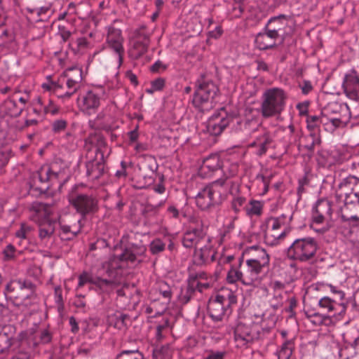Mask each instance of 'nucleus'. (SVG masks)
<instances>
[{"label": "nucleus", "instance_id": "nucleus-1", "mask_svg": "<svg viewBox=\"0 0 359 359\" xmlns=\"http://www.w3.org/2000/svg\"><path fill=\"white\" fill-rule=\"evenodd\" d=\"M145 252L146 248L144 245H132L126 247L119 255H113L108 262L107 273L112 279L93 278L90 273L84 271L79 276L76 289L79 290L86 284L90 283L102 291L107 292L117 285L118 277L122 276L121 270L142 262Z\"/></svg>", "mask_w": 359, "mask_h": 359}, {"label": "nucleus", "instance_id": "nucleus-2", "mask_svg": "<svg viewBox=\"0 0 359 359\" xmlns=\"http://www.w3.org/2000/svg\"><path fill=\"white\" fill-rule=\"evenodd\" d=\"M245 255L246 256L245 267L249 269L260 285L263 280L262 274L269 268L270 255L266 250L257 245L248 248L245 252Z\"/></svg>", "mask_w": 359, "mask_h": 359}, {"label": "nucleus", "instance_id": "nucleus-3", "mask_svg": "<svg viewBox=\"0 0 359 359\" xmlns=\"http://www.w3.org/2000/svg\"><path fill=\"white\" fill-rule=\"evenodd\" d=\"M291 219L292 216L287 219L285 215L267 219L262 226L265 243L274 246L283 241L289 233L288 224Z\"/></svg>", "mask_w": 359, "mask_h": 359}, {"label": "nucleus", "instance_id": "nucleus-4", "mask_svg": "<svg viewBox=\"0 0 359 359\" xmlns=\"http://www.w3.org/2000/svg\"><path fill=\"white\" fill-rule=\"evenodd\" d=\"M236 303L235 292L229 288H222L209 300L208 311L214 321H221L225 313L230 311V307Z\"/></svg>", "mask_w": 359, "mask_h": 359}, {"label": "nucleus", "instance_id": "nucleus-5", "mask_svg": "<svg viewBox=\"0 0 359 359\" xmlns=\"http://www.w3.org/2000/svg\"><path fill=\"white\" fill-rule=\"evenodd\" d=\"M209 239L201 229H192L187 231L182 238V245L186 248H194L195 256L201 262H206L210 257L212 259L214 255L210 246L205 245Z\"/></svg>", "mask_w": 359, "mask_h": 359}, {"label": "nucleus", "instance_id": "nucleus-6", "mask_svg": "<svg viewBox=\"0 0 359 359\" xmlns=\"http://www.w3.org/2000/svg\"><path fill=\"white\" fill-rule=\"evenodd\" d=\"M261 105L262 115L269 118L279 115L285 107L287 95L281 88H273L266 90L263 94Z\"/></svg>", "mask_w": 359, "mask_h": 359}, {"label": "nucleus", "instance_id": "nucleus-7", "mask_svg": "<svg viewBox=\"0 0 359 359\" xmlns=\"http://www.w3.org/2000/svg\"><path fill=\"white\" fill-rule=\"evenodd\" d=\"M197 86L192 100L194 106L201 111L211 109L213 100L219 91L218 87L205 77L198 80Z\"/></svg>", "mask_w": 359, "mask_h": 359}, {"label": "nucleus", "instance_id": "nucleus-8", "mask_svg": "<svg viewBox=\"0 0 359 359\" xmlns=\"http://www.w3.org/2000/svg\"><path fill=\"white\" fill-rule=\"evenodd\" d=\"M318 249L316 241L311 237L295 240L287 250V257L290 259L301 262L311 261L316 255Z\"/></svg>", "mask_w": 359, "mask_h": 359}, {"label": "nucleus", "instance_id": "nucleus-9", "mask_svg": "<svg viewBox=\"0 0 359 359\" xmlns=\"http://www.w3.org/2000/svg\"><path fill=\"white\" fill-rule=\"evenodd\" d=\"M224 180H217L200 191L196 197L197 206L202 210H206L219 203L222 195L226 191V189H224Z\"/></svg>", "mask_w": 359, "mask_h": 359}, {"label": "nucleus", "instance_id": "nucleus-10", "mask_svg": "<svg viewBox=\"0 0 359 359\" xmlns=\"http://www.w3.org/2000/svg\"><path fill=\"white\" fill-rule=\"evenodd\" d=\"M283 21H285V15H280L269 20L267 31L258 34L255 38V42L259 49L266 50L276 45V40L280 36L279 32L282 30L281 25H283Z\"/></svg>", "mask_w": 359, "mask_h": 359}, {"label": "nucleus", "instance_id": "nucleus-11", "mask_svg": "<svg viewBox=\"0 0 359 359\" xmlns=\"http://www.w3.org/2000/svg\"><path fill=\"white\" fill-rule=\"evenodd\" d=\"M69 201L76 211L81 215L82 221L98 210V201L93 195L72 191L69 194Z\"/></svg>", "mask_w": 359, "mask_h": 359}, {"label": "nucleus", "instance_id": "nucleus-12", "mask_svg": "<svg viewBox=\"0 0 359 359\" xmlns=\"http://www.w3.org/2000/svg\"><path fill=\"white\" fill-rule=\"evenodd\" d=\"M332 217V207L327 200H319L312 214L311 227L317 232L324 233L329 229L328 222Z\"/></svg>", "mask_w": 359, "mask_h": 359}, {"label": "nucleus", "instance_id": "nucleus-13", "mask_svg": "<svg viewBox=\"0 0 359 359\" xmlns=\"http://www.w3.org/2000/svg\"><path fill=\"white\" fill-rule=\"evenodd\" d=\"M6 292L17 299H20L22 304L27 306L29 302L28 299L34 298L35 286L29 280H13L6 285Z\"/></svg>", "mask_w": 359, "mask_h": 359}, {"label": "nucleus", "instance_id": "nucleus-14", "mask_svg": "<svg viewBox=\"0 0 359 359\" xmlns=\"http://www.w3.org/2000/svg\"><path fill=\"white\" fill-rule=\"evenodd\" d=\"M106 29L107 35L104 47L118 56V66H121L123 62L125 54V48L123 46L125 39L122 34V30L115 27L114 25L108 26Z\"/></svg>", "mask_w": 359, "mask_h": 359}, {"label": "nucleus", "instance_id": "nucleus-15", "mask_svg": "<svg viewBox=\"0 0 359 359\" xmlns=\"http://www.w3.org/2000/svg\"><path fill=\"white\" fill-rule=\"evenodd\" d=\"M336 196L345 205H359V182L351 177L341 182L336 191Z\"/></svg>", "mask_w": 359, "mask_h": 359}, {"label": "nucleus", "instance_id": "nucleus-16", "mask_svg": "<svg viewBox=\"0 0 359 359\" xmlns=\"http://www.w3.org/2000/svg\"><path fill=\"white\" fill-rule=\"evenodd\" d=\"M244 259L241 258L238 264H230V269L226 274V282L229 284H236L238 282H241L245 286H259V283L247 267L244 271L241 270V268Z\"/></svg>", "mask_w": 359, "mask_h": 359}, {"label": "nucleus", "instance_id": "nucleus-17", "mask_svg": "<svg viewBox=\"0 0 359 359\" xmlns=\"http://www.w3.org/2000/svg\"><path fill=\"white\" fill-rule=\"evenodd\" d=\"M82 73V70L77 67L67 69L64 72V76L67 78L66 86L68 90L63 94H57L59 98L69 100L77 92L83 80Z\"/></svg>", "mask_w": 359, "mask_h": 359}, {"label": "nucleus", "instance_id": "nucleus-18", "mask_svg": "<svg viewBox=\"0 0 359 359\" xmlns=\"http://www.w3.org/2000/svg\"><path fill=\"white\" fill-rule=\"evenodd\" d=\"M100 95L93 90H89L80 95L77 99V104L80 110L88 115L95 114L100 106Z\"/></svg>", "mask_w": 359, "mask_h": 359}, {"label": "nucleus", "instance_id": "nucleus-19", "mask_svg": "<svg viewBox=\"0 0 359 359\" xmlns=\"http://www.w3.org/2000/svg\"><path fill=\"white\" fill-rule=\"evenodd\" d=\"M215 282L216 276L205 271H199L190 277L188 287L192 291L197 290L201 292L212 287Z\"/></svg>", "mask_w": 359, "mask_h": 359}, {"label": "nucleus", "instance_id": "nucleus-20", "mask_svg": "<svg viewBox=\"0 0 359 359\" xmlns=\"http://www.w3.org/2000/svg\"><path fill=\"white\" fill-rule=\"evenodd\" d=\"M57 174L53 171L52 168L49 165H43L40 169L32 176L30 181V187L43 190L45 188L41 187L39 184H44L50 180L57 179Z\"/></svg>", "mask_w": 359, "mask_h": 359}, {"label": "nucleus", "instance_id": "nucleus-21", "mask_svg": "<svg viewBox=\"0 0 359 359\" xmlns=\"http://www.w3.org/2000/svg\"><path fill=\"white\" fill-rule=\"evenodd\" d=\"M318 306L332 316H344L346 311V304L339 302L337 299H332L325 296L320 298L318 303Z\"/></svg>", "mask_w": 359, "mask_h": 359}, {"label": "nucleus", "instance_id": "nucleus-22", "mask_svg": "<svg viewBox=\"0 0 359 359\" xmlns=\"http://www.w3.org/2000/svg\"><path fill=\"white\" fill-rule=\"evenodd\" d=\"M31 219L39 224L50 221V216L52 214V207L46 203H34L31 208Z\"/></svg>", "mask_w": 359, "mask_h": 359}, {"label": "nucleus", "instance_id": "nucleus-23", "mask_svg": "<svg viewBox=\"0 0 359 359\" xmlns=\"http://www.w3.org/2000/svg\"><path fill=\"white\" fill-rule=\"evenodd\" d=\"M233 118L229 116H222L221 114L212 116L208 121V130L212 135H220L224 129L229 124Z\"/></svg>", "mask_w": 359, "mask_h": 359}, {"label": "nucleus", "instance_id": "nucleus-24", "mask_svg": "<svg viewBox=\"0 0 359 359\" xmlns=\"http://www.w3.org/2000/svg\"><path fill=\"white\" fill-rule=\"evenodd\" d=\"M343 88L346 96L350 99L357 100L359 98V78L355 74L345 76Z\"/></svg>", "mask_w": 359, "mask_h": 359}, {"label": "nucleus", "instance_id": "nucleus-25", "mask_svg": "<svg viewBox=\"0 0 359 359\" xmlns=\"http://www.w3.org/2000/svg\"><path fill=\"white\" fill-rule=\"evenodd\" d=\"M58 223L60 226L62 238L65 240H71L75 238L83 225L82 219H79L77 223L74 225H67L62 217H58Z\"/></svg>", "mask_w": 359, "mask_h": 359}, {"label": "nucleus", "instance_id": "nucleus-26", "mask_svg": "<svg viewBox=\"0 0 359 359\" xmlns=\"http://www.w3.org/2000/svg\"><path fill=\"white\" fill-rule=\"evenodd\" d=\"M305 314L306 318L314 325L320 326L323 325L330 326L333 324L332 319L330 315L322 314L311 310L305 311Z\"/></svg>", "mask_w": 359, "mask_h": 359}, {"label": "nucleus", "instance_id": "nucleus-27", "mask_svg": "<svg viewBox=\"0 0 359 359\" xmlns=\"http://www.w3.org/2000/svg\"><path fill=\"white\" fill-rule=\"evenodd\" d=\"M271 142V138L269 134L266 131H262V133L256 137L255 140L250 143V147H258L257 154L262 156L264 154L269 144Z\"/></svg>", "mask_w": 359, "mask_h": 359}, {"label": "nucleus", "instance_id": "nucleus-28", "mask_svg": "<svg viewBox=\"0 0 359 359\" xmlns=\"http://www.w3.org/2000/svg\"><path fill=\"white\" fill-rule=\"evenodd\" d=\"M149 43L142 40H133L132 46L129 50L128 54L132 59L137 60L144 55L148 50Z\"/></svg>", "mask_w": 359, "mask_h": 359}, {"label": "nucleus", "instance_id": "nucleus-29", "mask_svg": "<svg viewBox=\"0 0 359 359\" xmlns=\"http://www.w3.org/2000/svg\"><path fill=\"white\" fill-rule=\"evenodd\" d=\"M222 168L225 178H220L225 182L224 184V189L228 188V187L233 183L229 180L230 177L235 176L238 173V164L226 162L225 164L222 163Z\"/></svg>", "mask_w": 359, "mask_h": 359}, {"label": "nucleus", "instance_id": "nucleus-30", "mask_svg": "<svg viewBox=\"0 0 359 359\" xmlns=\"http://www.w3.org/2000/svg\"><path fill=\"white\" fill-rule=\"evenodd\" d=\"M92 145L95 146L97 149V151L100 153L103 156L107 151V143L103 137V136L100 134H93L91 135L87 140Z\"/></svg>", "mask_w": 359, "mask_h": 359}, {"label": "nucleus", "instance_id": "nucleus-31", "mask_svg": "<svg viewBox=\"0 0 359 359\" xmlns=\"http://www.w3.org/2000/svg\"><path fill=\"white\" fill-rule=\"evenodd\" d=\"M55 231V223L52 221L39 224V236L41 241L48 239Z\"/></svg>", "mask_w": 359, "mask_h": 359}, {"label": "nucleus", "instance_id": "nucleus-32", "mask_svg": "<svg viewBox=\"0 0 359 359\" xmlns=\"http://www.w3.org/2000/svg\"><path fill=\"white\" fill-rule=\"evenodd\" d=\"M234 335L236 341L241 340L246 343L252 341L254 339L249 329L243 325H239L236 328Z\"/></svg>", "mask_w": 359, "mask_h": 359}, {"label": "nucleus", "instance_id": "nucleus-33", "mask_svg": "<svg viewBox=\"0 0 359 359\" xmlns=\"http://www.w3.org/2000/svg\"><path fill=\"white\" fill-rule=\"evenodd\" d=\"M263 205L259 201L252 200L245 208L247 215L249 217L259 216L262 213Z\"/></svg>", "mask_w": 359, "mask_h": 359}, {"label": "nucleus", "instance_id": "nucleus-34", "mask_svg": "<svg viewBox=\"0 0 359 359\" xmlns=\"http://www.w3.org/2000/svg\"><path fill=\"white\" fill-rule=\"evenodd\" d=\"M171 349L169 344L156 347L153 352L154 359H170Z\"/></svg>", "mask_w": 359, "mask_h": 359}, {"label": "nucleus", "instance_id": "nucleus-35", "mask_svg": "<svg viewBox=\"0 0 359 359\" xmlns=\"http://www.w3.org/2000/svg\"><path fill=\"white\" fill-rule=\"evenodd\" d=\"M37 104L40 106V109L43 110L44 114H50L55 115L59 112V107L55 105L51 100H48V103L45 104L41 97L37 99Z\"/></svg>", "mask_w": 359, "mask_h": 359}, {"label": "nucleus", "instance_id": "nucleus-36", "mask_svg": "<svg viewBox=\"0 0 359 359\" xmlns=\"http://www.w3.org/2000/svg\"><path fill=\"white\" fill-rule=\"evenodd\" d=\"M233 260H234L233 255L222 256L219 259L215 273L212 275L213 276H216V281L217 280L218 278L220 276L224 270L223 266L227 264H231Z\"/></svg>", "mask_w": 359, "mask_h": 359}, {"label": "nucleus", "instance_id": "nucleus-37", "mask_svg": "<svg viewBox=\"0 0 359 359\" xmlns=\"http://www.w3.org/2000/svg\"><path fill=\"white\" fill-rule=\"evenodd\" d=\"M294 349V344L290 341H285L278 352V359H290Z\"/></svg>", "mask_w": 359, "mask_h": 359}, {"label": "nucleus", "instance_id": "nucleus-38", "mask_svg": "<svg viewBox=\"0 0 359 359\" xmlns=\"http://www.w3.org/2000/svg\"><path fill=\"white\" fill-rule=\"evenodd\" d=\"M166 242L160 239L155 238L149 245V250L152 255H158L165 250Z\"/></svg>", "mask_w": 359, "mask_h": 359}, {"label": "nucleus", "instance_id": "nucleus-39", "mask_svg": "<svg viewBox=\"0 0 359 359\" xmlns=\"http://www.w3.org/2000/svg\"><path fill=\"white\" fill-rule=\"evenodd\" d=\"M149 34L147 32V27L145 25H141L134 32V36L133 40H142L143 42H150Z\"/></svg>", "mask_w": 359, "mask_h": 359}, {"label": "nucleus", "instance_id": "nucleus-40", "mask_svg": "<svg viewBox=\"0 0 359 359\" xmlns=\"http://www.w3.org/2000/svg\"><path fill=\"white\" fill-rule=\"evenodd\" d=\"M17 257V250L15 248L9 244L6 246L3 250V259L6 262H11L15 259Z\"/></svg>", "mask_w": 359, "mask_h": 359}, {"label": "nucleus", "instance_id": "nucleus-41", "mask_svg": "<svg viewBox=\"0 0 359 359\" xmlns=\"http://www.w3.org/2000/svg\"><path fill=\"white\" fill-rule=\"evenodd\" d=\"M11 346V339L5 332H0V354L8 351Z\"/></svg>", "mask_w": 359, "mask_h": 359}, {"label": "nucleus", "instance_id": "nucleus-42", "mask_svg": "<svg viewBox=\"0 0 359 359\" xmlns=\"http://www.w3.org/2000/svg\"><path fill=\"white\" fill-rule=\"evenodd\" d=\"M308 140H311V144L306 146V149L312 151L314 150L316 145H319L321 142V140L319 135V132L313 131L311 132L309 137H307Z\"/></svg>", "mask_w": 359, "mask_h": 359}, {"label": "nucleus", "instance_id": "nucleus-43", "mask_svg": "<svg viewBox=\"0 0 359 359\" xmlns=\"http://www.w3.org/2000/svg\"><path fill=\"white\" fill-rule=\"evenodd\" d=\"M222 163L220 158L217 154H211L208 157L205 158L203 161V164L210 167L222 168Z\"/></svg>", "mask_w": 359, "mask_h": 359}, {"label": "nucleus", "instance_id": "nucleus-44", "mask_svg": "<svg viewBox=\"0 0 359 359\" xmlns=\"http://www.w3.org/2000/svg\"><path fill=\"white\" fill-rule=\"evenodd\" d=\"M221 167H210L205 164H202L199 169V175L203 177H210L213 173L219 170Z\"/></svg>", "mask_w": 359, "mask_h": 359}, {"label": "nucleus", "instance_id": "nucleus-45", "mask_svg": "<svg viewBox=\"0 0 359 359\" xmlns=\"http://www.w3.org/2000/svg\"><path fill=\"white\" fill-rule=\"evenodd\" d=\"M322 120H320V117L318 116H310L307 118V128L311 132L318 131L319 130L318 128V123H321Z\"/></svg>", "mask_w": 359, "mask_h": 359}, {"label": "nucleus", "instance_id": "nucleus-46", "mask_svg": "<svg viewBox=\"0 0 359 359\" xmlns=\"http://www.w3.org/2000/svg\"><path fill=\"white\" fill-rule=\"evenodd\" d=\"M246 199L242 196H236L231 201V208L235 213H238L241 211V208L245 203Z\"/></svg>", "mask_w": 359, "mask_h": 359}, {"label": "nucleus", "instance_id": "nucleus-47", "mask_svg": "<svg viewBox=\"0 0 359 359\" xmlns=\"http://www.w3.org/2000/svg\"><path fill=\"white\" fill-rule=\"evenodd\" d=\"M31 231V226L23 223L21 224L20 228L15 232V236L20 239H27Z\"/></svg>", "mask_w": 359, "mask_h": 359}, {"label": "nucleus", "instance_id": "nucleus-48", "mask_svg": "<svg viewBox=\"0 0 359 359\" xmlns=\"http://www.w3.org/2000/svg\"><path fill=\"white\" fill-rule=\"evenodd\" d=\"M52 334L51 332L47 330V329H43L40 330L39 332V343L46 344H48L52 340Z\"/></svg>", "mask_w": 359, "mask_h": 359}, {"label": "nucleus", "instance_id": "nucleus-49", "mask_svg": "<svg viewBox=\"0 0 359 359\" xmlns=\"http://www.w3.org/2000/svg\"><path fill=\"white\" fill-rule=\"evenodd\" d=\"M140 358L137 351H123L116 357V359H140Z\"/></svg>", "mask_w": 359, "mask_h": 359}, {"label": "nucleus", "instance_id": "nucleus-50", "mask_svg": "<svg viewBox=\"0 0 359 359\" xmlns=\"http://www.w3.org/2000/svg\"><path fill=\"white\" fill-rule=\"evenodd\" d=\"M41 87L43 89L47 90V91H51L54 93H58V91L62 89V86L59 83L53 81H49L48 83H43L41 85Z\"/></svg>", "mask_w": 359, "mask_h": 359}, {"label": "nucleus", "instance_id": "nucleus-51", "mask_svg": "<svg viewBox=\"0 0 359 359\" xmlns=\"http://www.w3.org/2000/svg\"><path fill=\"white\" fill-rule=\"evenodd\" d=\"M67 122L64 119L56 120L53 123V130L58 133L65 130Z\"/></svg>", "mask_w": 359, "mask_h": 359}, {"label": "nucleus", "instance_id": "nucleus-52", "mask_svg": "<svg viewBox=\"0 0 359 359\" xmlns=\"http://www.w3.org/2000/svg\"><path fill=\"white\" fill-rule=\"evenodd\" d=\"M329 287L330 289L331 292L336 295L335 299H337L339 302H344L345 293L342 290L337 289V287L332 285H329Z\"/></svg>", "mask_w": 359, "mask_h": 359}, {"label": "nucleus", "instance_id": "nucleus-53", "mask_svg": "<svg viewBox=\"0 0 359 359\" xmlns=\"http://www.w3.org/2000/svg\"><path fill=\"white\" fill-rule=\"evenodd\" d=\"M165 84V80L163 78H158L151 81V86H152L154 90L156 91H161L163 89Z\"/></svg>", "mask_w": 359, "mask_h": 359}, {"label": "nucleus", "instance_id": "nucleus-54", "mask_svg": "<svg viewBox=\"0 0 359 359\" xmlns=\"http://www.w3.org/2000/svg\"><path fill=\"white\" fill-rule=\"evenodd\" d=\"M226 355L225 351H210L204 359H224Z\"/></svg>", "mask_w": 359, "mask_h": 359}, {"label": "nucleus", "instance_id": "nucleus-55", "mask_svg": "<svg viewBox=\"0 0 359 359\" xmlns=\"http://www.w3.org/2000/svg\"><path fill=\"white\" fill-rule=\"evenodd\" d=\"M299 88H301L302 93L304 95H307L313 89L312 84L309 81H304L299 84Z\"/></svg>", "mask_w": 359, "mask_h": 359}, {"label": "nucleus", "instance_id": "nucleus-56", "mask_svg": "<svg viewBox=\"0 0 359 359\" xmlns=\"http://www.w3.org/2000/svg\"><path fill=\"white\" fill-rule=\"evenodd\" d=\"M76 44H77L78 50L79 51H82V50L87 49L89 46V43H88V40L84 37L79 38L76 40Z\"/></svg>", "mask_w": 359, "mask_h": 359}, {"label": "nucleus", "instance_id": "nucleus-57", "mask_svg": "<svg viewBox=\"0 0 359 359\" xmlns=\"http://www.w3.org/2000/svg\"><path fill=\"white\" fill-rule=\"evenodd\" d=\"M167 69V66L164 65L161 61L158 60L155 62L151 67V70L154 72H158L160 71H165Z\"/></svg>", "mask_w": 359, "mask_h": 359}, {"label": "nucleus", "instance_id": "nucleus-58", "mask_svg": "<svg viewBox=\"0 0 359 359\" xmlns=\"http://www.w3.org/2000/svg\"><path fill=\"white\" fill-rule=\"evenodd\" d=\"M269 287L275 292L280 291L284 289L285 285L283 282L279 280H271Z\"/></svg>", "mask_w": 359, "mask_h": 359}, {"label": "nucleus", "instance_id": "nucleus-59", "mask_svg": "<svg viewBox=\"0 0 359 359\" xmlns=\"http://www.w3.org/2000/svg\"><path fill=\"white\" fill-rule=\"evenodd\" d=\"M223 30L221 26H217L215 29L209 32V36L211 38L217 39L222 36Z\"/></svg>", "mask_w": 359, "mask_h": 359}, {"label": "nucleus", "instance_id": "nucleus-60", "mask_svg": "<svg viewBox=\"0 0 359 359\" xmlns=\"http://www.w3.org/2000/svg\"><path fill=\"white\" fill-rule=\"evenodd\" d=\"M49 9H50L49 7L46 6V7H41V8H34V9H29V8H28V11L31 13H36L37 14V15L39 17H40L41 15L46 14L49 11Z\"/></svg>", "mask_w": 359, "mask_h": 359}, {"label": "nucleus", "instance_id": "nucleus-61", "mask_svg": "<svg viewBox=\"0 0 359 359\" xmlns=\"http://www.w3.org/2000/svg\"><path fill=\"white\" fill-rule=\"evenodd\" d=\"M152 189L154 192L162 194L165 192V188L163 183L160 182L158 184H156L152 187Z\"/></svg>", "mask_w": 359, "mask_h": 359}, {"label": "nucleus", "instance_id": "nucleus-62", "mask_svg": "<svg viewBox=\"0 0 359 359\" xmlns=\"http://www.w3.org/2000/svg\"><path fill=\"white\" fill-rule=\"evenodd\" d=\"M69 325L71 326V330L74 333H76L79 331V325L76 320V318L73 316L69 318Z\"/></svg>", "mask_w": 359, "mask_h": 359}, {"label": "nucleus", "instance_id": "nucleus-63", "mask_svg": "<svg viewBox=\"0 0 359 359\" xmlns=\"http://www.w3.org/2000/svg\"><path fill=\"white\" fill-rule=\"evenodd\" d=\"M168 213L173 218H178L180 215V212L178 210L175 206H170L168 208Z\"/></svg>", "mask_w": 359, "mask_h": 359}, {"label": "nucleus", "instance_id": "nucleus-64", "mask_svg": "<svg viewBox=\"0 0 359 359\" xmlns=\"http://www.w3.org/2000/svg\"><path fill=\"white\" fill-rule=\"evenodd\" d=\"M8 162V155L3 151H0V166H5Z\"/></svg>", "mask_w": 359, "mask_h": 359}]
</instances>
